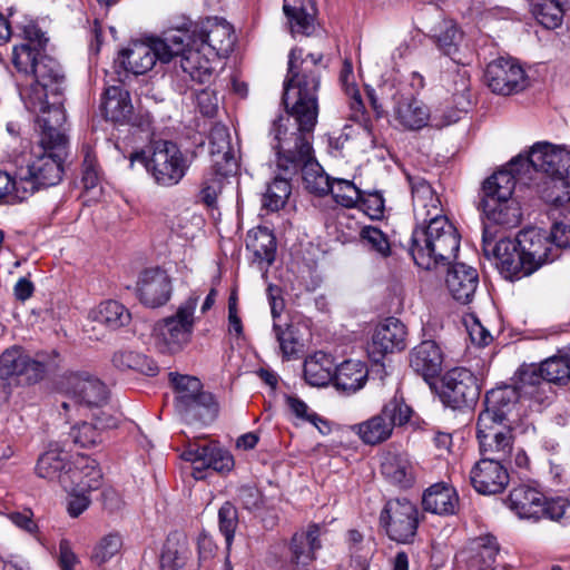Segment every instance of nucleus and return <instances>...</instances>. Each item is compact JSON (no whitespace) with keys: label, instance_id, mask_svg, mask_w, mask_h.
I'll list each match as a JSON object with an SVG mask.
<instances>
[{"label":"nucleus","instance_id":"nucleus-40","mask_svg":"<svg viewBox=\"0 0 570 570\" xmlns=\"http://www.w3.org/2000/svg\"><path fill=\"white\" fill-rule=\"evenodd\" d=\"M367 380L365 364L356 360H346L335 366L333 383L337 390L347 394L361 390Z\"/></svg>","mask_w":570,"mask_h":570},{"label":"nucleus","instance_id":"nucleus-56","mask_svg":"<svg viewBox=\"0 0 570 570\" xmlns=\"http://www.w3.org/2000/svg\"><path fill=\"white\" fill-rule=\"evenodd\" d=\"M218 525L220 533L225 537L226 548L229 550L238 525V512L233 503L227 501L219 508Z\"/></svg>","mask_w":570,"mask_h":570},{"label":"nucleus","instance_id":"nucleus-1","mask_svg":"<svg viewBox=\"0 0 570 570\" xmlns=\"http://www.w3.org/2000/svg\"><path fill=\"white\" fill-rule=\"evenodd\" d=\"M322 59L321 53L304 57L302 48L289 51L282 98L287 115L274 120L271 130L278 170L286 176L302 171L306 189L320 196L328 194L332 184L315 161L309 142L318 116Z\"/></svg>","mask_w":570,"mask_h":570},{"label":"nucleus","instance_id":"nucleus-2","mask_svg":"<svg viewBox=\"0 0 570 570\" xmlns=\"http://www.w3.org/2000/svg\"><path fill=\"white\" fill-rule=\"evenodd\" d=\"M49 38L35 22L22 29V42L13 46L11 61L18 72L32 76L36 82L23 97L24 106L40 117H52L58 107L63 115L67 79L62 66L48 53Z\"/></svg>","mask_w":570,"mask_h":570},{"label":"nucleus","instance_id":"nucleus-34","mask_svg":"<svg viewBox=\"0 0 570 570\" xmlns=\"http://www.w3.org/2000/svg\"><path fill=\"white\" fill-rule=\"evenodd\" d=\"M424 511L438 515H452L459 508V495L455 489L444 482L429 487L422 495Z\"/></svg>","mask_w":570,"mask_h":570},{"label":"nucleus","instance_id":"nucleus-54","mask_svg":"<svg viewBox=\"0 0 570 570\" xmlns=\"http://www.w3.org/2000/svg\"><path fill=\"white\" fill-rule=\"evenodd\" d=\"M360 242L368 252L382 258L391 255V244L386 234L374 226H364L360 230Z\"/></svg>","mask_w":570,"mask_h":570},{"label":"nucleus","instance_id":"nucleus-46","mask_svg":"<svg viewBox=\"0 0 570 570\" xmlns=\"http://www.w3.org/2000/svg\"><path fill=\"white\" fill-rule=\"evenodd\" d=\"M116 419L108 416L106 419L97 417L96 423L82 422L71 428L69 436L72 442L80 448H91L101 442V429L115 428Z\"/></svg>","mask_w":570,"mask_h":570},{"label":"nucleus","instance_id":"nucleus-20","mask_svg":"<svg viewBox=\"0 0 570 570\" xmlns=\"http://www.w3.org/2000/svg\"><path fill=\"white\" fill-rule=\"evenodd\" d=\"M62 384L69 397V401L62 402L65 411H69L72 405L101 406L107 401L105 384L89 374L71 373L65 377Z\"/></svg>","mask_w":570,"mask_h":570},{"label":"nucleus","instance_id":"nucleus-41","mask_svg":"<svg viewBox=\"0 0 570 570\" xmlns=\"http://www.w3.org/2000/svg\"><path fill=\"white\" fill-rule=\"evenodd\" d=\"M335 363L322 351L307 356L304 362V379L312 386H325L333 382Z\"/></svg>","mask_w":570,"mask_h":570},{"label":"nucleus","instance_id":"nucleus-42","mask_svg":"<svg viewBox=\"0 0 570 570\" xmlns=\"http://www.w3.org/2000/svg\"><path fill=\"white\" fill-rule=\"evenodd\" d=\"M246 248L253 253L255 261L272 265L276 256V238L267 227H257L248 232Z\"/></svg>","mask_w":570,"mask_h":570},{"label":"nucleus","instance_id":"nucleus-48","mask_svg":"<svg viewBox=\"0 0 570 570\" xmlns=\"http://www.w3.org/2000/svg\"><path fill=\"white\" fill-rule=\"evenodd\" d=\"M547 383L541 372V365H523L518 372V382L513 386L520 392L521 397H529L540 401L541 392L544 391Z\"/></svg>","mask_w":570,"mask_h":570},{"label":"nucleus","instance_id":"nucleus-30","mask_svg":"<svg viewBox=\"0 0 570 570\" xmlns=\"http://www.w3.org/2000/svg\"><path fill=\"white\" fill-rule=\"evenodd\" d=\"M544 493L529 484H520L510 491L508 508L520 519L533 522L542 519Z\"/></svg>","mask_w":570,"mask_h":570},{"label":"nucleus","instance_id":"nucleus-17","mask_svg":"<svg viewBox=\"0 0 570 570\" xmlns=\"http://www.w3.org/2000/svg\"><path fill=\"white\" fill-rule=\"evenodd\" d=\"M381 523L387 537L397 543L414 541L419 527V510L405 498L389 500L381 512Z\"/></svg>","mask_w":570,"mask_h":570},{"label":"nucleus","instance_id":"nucleus-63","mask_svg":"<svg viewBox=\"0 0 570 570\" xmlns=\"http://www.w3.org/2000/svg\"><path fill=\"white\" fill-rule=\"evenodd\" d=\"M548 236L551 243L558 248L559 256L561 248L570 247V224L556 222L550 233H548Z\"/></svg>","mask_w":570,"mask_h":570},{"label":"nucleus","instance_id":"nucleus-14","mask_svg":"<svg viewBox=\"0 0 570 570\" xmlns=\"http://www.w3.org/2000/svg\"><path fill=\"white\" fill-rule=\"evenodd\" d=\"M189 36V41L198 43L207 57L216 58L227 57L235 42L232 26L225 20L218 18H207L205 20L193 21L184 19L178 24Z\"/></svg>","mask_w":570,"mask_h":570},{"label":"nucleus","instance_id":"nucleus-4","mask_svg":"<svg viewBox=\"0 0 570 570\" xmlns=\"http://www.w3.org/2000/svg\"><path fill=\"white\" fill-rule=\"evenodd\" d=\"M460 236L448 217L416 225L411 237L410 254L423 269L448 265L456 257Z\"/></svg>","mask_w":570,"mask_h":570},{"label":"nucleus","instance_id":"nucleus-16","mask_svg":"<svg viewBox=\"0 0 570 570\" xmlns=\"http://www.w3.org/2000/svg\"><path fill=\"white\" fill-rule=\"evenodd\" d=\"M411 414V407L402 399L393 397L383 405L380 413L354 424L352 430L364 444L376 445L390 439L395 426L407 423Z\"/></svg>","mask_w":570,"mask_h":570},{"label":"nucleus","instance_id":"nucleus-32","mask_svg":"<svg viewBox=\"0 0 570 570\" xmlns=\"http://www.w3.org/2000/svg\"><path fill=\"white\" fill-rule=\"evenodd\" d=\"M209 153L212 165L223 175H234L238 163L230 145V135L226 126L217 124L210 129Z\"/></svg>","mask_w":570,"mask_h":570},{"label":"nucleus","instance_id":"nucleus-61","mask_svg":"<svg viewBox=\"0 0 570 570\" xmlns=\"http://www.w3.org/2000/svg\"><path fill=\"white\" fill-rule=\"evenodd\" d=\"M237 498L244 509L254 511L263 505L262 492L255 485H242L237 490Z\"/></svg>","mask_w":570,"mask_h":570},{"label":"nucleus","instance_id":"nucleus-3","mask_svg":"<svg viewBox=\"0 0 570 570\" xmlns=\"http://www.w3.org/2000/svg\"><path fill=\"white\" fill-rule=\"evenodd\" d=\"M52 112V117H40L37 120L41 129L39 142L17 160L18 186H21L26 196L40 188L55 186L62 179L69 144L66 135L67 116L58 107Z\"/></svg>","mask_w":570,"mask_h":570},{"label":"nucleus","instance_id":"nucleus-57","mask_svg":"<svg viewBox=\"0 0 570 570\" xmlns=\"http://www.w3.org/2000/svg\"><path fill=\"white\" fill-rule=\"evenodd\" d=\"M122 547V539L118 533H109L96 544L91 559L97 564H104L115 557Z\"/></svg>","mask_w":570,"mask_h":570},{"label":"nucleus","instance_id":"nucleus-36","mask_svg":"<svg viewBox=\"0 0 570 570\" xmlns=\"http://www.w3.org/2000/svg\"><path fill=\"white\" fill-rule=\"evenodd\" d=\"M442 363L443 354L434 341H423L410 353V366L425 380L439 375Z\"/></svg>","mask_w":570,"mask_h":570},{"label":"nucleus","instance_id":"nucleus-15","mask_svg":"<svg viewBox=\"0 0 570 570\" xmlns=\"http://www.w3.org/2000/svg\"><path fill=\"white\" fill-rule=\"evenodd\" d=\"M482 250L485 257L495 259L497 267L505 279L515 281L533 273V265L523 257L515 238L495 242V232L489 225L483 228Z\"/></svg>","mask_w":570,"mask_h":570},{"label":"nucleus","instance_id":"nucleus-13","mask_svg":"<svg viewBox=\"0 0 570 570\" xmlns=\"http://www.w3.org/2000/svg\"><path fill=\"white\" fill-rule=\"evenodd\" d=\"M542 171L559 180L570 176V150L548 141L535 142L528 156L519 155L509 164V170L515 176L529 168Z\"/></svg>","mask_w":570,"mask_h":570},{"label":"nucleus","instance_id":"nucleus-8","mask_svg":"<svg viewBox=\"0 0 570 570\" xmlns=\"http://www.w3.org/2000/svg\"><path fill=\"white\" fill-rule=\"evenodd\" d=\"M324 525L309 523L293 533L291 539L271 550V562L276 570H313L322 549Z\"/></svg>","mask_w":570,"mask_h":570},{"label":"nucleus","instance_id":"nucleus-37","mask_svg":"<svg viewBox=\"0 0 570 570\" xmlns=\"http://www.w3.org/2000/svg\"><path fill=\"white\" fill-rule=\"evenodd\" d=\"M438 49L452 61L464 65L462 57L463 32L452 20H443L430 36Z\"/></svg>","mask_w":570,"mask_h":570},{"label":"nucleus","instance_id":"nucleus-24","mask_svg":"<svg viewBox=\"0 0 570 570\" xmlns=\"http://www.w3.org/2000/svg\"><path fill=\"white\" fill-rule=\"evenodd\" d=\"M36 473L42 479L60 483L66 490L70 488L71 481H77V471H72L69 453L57 443L49 444L39 456Z\"/></svg>","mask_w":570,"mask_h":570},{"label":"nucleus","instance_id":"nucleus-53","mask_svg":"<svg viewBox=\"0 0 570 570\" xmlns=\"http://www.w3.org/2000/svg\"><path fill=\"white\" fill-rule=\"evenodd\" d=\"M540 365L547 384H564L570 379L569 354L549 357Z\"/></svg>","mask_w":570,"mask_h":570},{"label":"nucleus","instance_id":"nucleus-5","mask_svg":"<svg viewBox=\"0 0 570 570\" xmlns=\"http://www.w3.org/2000/svg\"><path fill=\"white\" fill-rule=\"evenodd\" d=\"M196 157L195 150H183L175 141L160 139L148 150L132 153L129 160L131 165L142 164L157 186L170 188L185 178Z\"/></svg>","mask_w":570,"mask_h":570},{"label":"nucleus","instance_id":"nucleus-28","mask_svg":"<svg viewBox=\"0 0 570 570\" xmlns=\"http://www.w3.org/2000/svg\"><path fill=\"white\" fill-rule=\"evenodd\" d=\"M171 279L164 269H146L139 276L137 294L140 302L148 307L165 305L171 296Z\"/></svg>","mask_w":570,"mask_h":570},{"label":"nucleus","instance_id":"nucleus-39","mask_svg":"<svg viewBox=\"0 0 570 570\" xmlns=\"http://www.w3.org/2000/svg\"><path fill=\"white\" fill-rule=\"evenodd\" d=\"M453 104L455 111L444 115V119L439 120L436 117L433 118V126L435 128H443L451 124L456 122L460 119L461 112H466L471 107L470 96V77L466 70H459L453 77Z\"/></svg>","mask_w":570,"mask_h":570},{"label":"nucleus","instance_id":"nucleus-9","mask_svg":"<svg viewBox=\"0 0 570 570\" xmlns=\"http://www.w3.org/2000/svg\"><path fill=\"white\" fill-rule=\"evenodd\" d=\"M169 31H179L181 42L178 48L168 51L170 62H174V73L177 78V90L186 92L194 83H206L210 80L214 67L212 57L198 43L189 41V36L178 24Z\"/></svg>","mask_w":570,"mask_h":570},{"label":"nucleus","instance_id":"nucleus-51","mask_svg":"<svg viewBox=\"0 0 570 570\" xmlns=\"http://www.w3.org/2000/svg\"><path fill=\"white\" fill-rule=\"evenodd\" d=\"M292 176H277L267 185L266 191L262 197V206L268 212H277L283 208L291 195Z\"/></svg>","mask_w":570,"mask_h":570},{"label":"nucleus","instance_id":"nucleus-11","mask_svg":"<svg viewBox=\"0 0 570 570\" xmlns=\"http://www.w3.org/2000/svg\"><path fill=\"white\" fill-rule=\"evenodd\" d=\"M170 376L176 390L175 407L185 422L206 425L217 417L218 404L212 393L203 390L197 377L173 373Z\"/></svg>","mask_w":570,"mask_h":570},{"label":"nucleus","instance_id":"nucleus-19","mask_svg":"<svg viewBox=\"0 0 570 570\" xmlns=\"http://www.w3.org/2000/svg\"><path fill=\"white\" fill-rule=\"evenodd\" d=\"M484 81L492 92L503 96L518 94L528 86L523 68L513 59L505 58L495 59L487 66Z\"/></svg>","mask_w":570,"mask_h":570},{"label":"nucleus","instance_id":"nucleus-62","mask_svg":"<svg viewBox=\"0 0 570 570\" xmlns=\"http://www.w3.org/2000/svg\"><path fill=\"white\" fill-rule=\"evenodd\" d=\"M17 173L12 178L7 171L0 170V204L14 194V197L23 199L26 195L22 193L21 186H18Z\"/></svg>","mask_w":570,"mask_h":570},{"label":"nucleus","instance_id":"nucleus-18","mask_svg":"<svg viewBox=\"0 0 570 570\" xmlns=\"http://www.w3.org/2000/svg\"><path fill=\"white\" fill-rule=\"evenodd\" d=\"M480 395L475 375L465 367L449 370L441 379L439 396L441 402L452 410L472 406Z\"/></svg>","mask_w":570,"mask_h":570},{"label":"nucleus","instance_id":"nucleus-47","mask_svg":"<svg viewBox=\"0 0 570 570\" xmlns=\"http://www.w3.org/2000/svg\"><path fill=\"white\" fill-rule=\"evenodd\" d=\"M499 544L491 534L474 539L470 547V567L478 570H485L497 563Z\"/></svg>","mask_w":570,"mask_h":570},{"label":"nucleus","instance_id":"nucleus-35","mask_svg":"<svg viewBox=\"0 0 570 570\" xmlns=\"http://www.w3.org/2000/svg\"><path fill=\"white\" fill-rule=\"evenodd\" d=\"M445 282L449 292L455 301L469 304L478 288L479 275L476 269L465 264H455L448 272Z\"/></svg>","mask_w":570,"mask_h":570},{"label":"nucleus","instance_id":"nucleus-64","mask_svg":"<svg viewBox=\"0 0 570 570\" xmlns=\"http://www.w3.org/2000/svg\"><path fill=\"white\" fill-rule=\"evenodd\" d=\"M199 564L206 567L216 553V544L213 538L207 533H200L197 538Z\"/></svg>","mask_w":570,"mask_h":570},{"label":"nucleus","instance_id":"nucleus-43","mask_svg":"<svg viewBox=\"0 0 570 570\" xmlns=\"http://www.w3.org/2000/svg\"><path fill=\"white\" fill-rule=\"evenodd\" d=\"M569 11L570 0H532V13L547 29L560 27Z\"/></svg>","mask_w":570,"mask_h":570},{"label":"nucleus","instance_id":"nucleus-49","mask_svg":"<svg viewBox=\"0 0 570 570\" xmlns=\"http://www.w3.org/2000/svg\"><path fill=\"white\" fill-rule=\"evenodd\" d=\"M187 559L186 540L178 535L168 537L160 556V570H184Z\"/></svg>","mask_w":570,"mask_h":570},{"label":"nucleus","instance_id":"nucleus-21","mask_svg":"<svg viewBox=\"0 0 570 570\" xmlns=\"http://www.w3.org/2000/svg\"><path fill=\"white\" fill-rule=\"evenodd\" d=\"M406 327L395 317H387L375 326L367 346L370 358L379 363L386 354L403 351L406 347Z\"/></svg>","mask_w":570,"mask_h":570},{"label":"nucleus","instance_id":"nucleus-59","mask_svg":"<svg viewBox=\"0 0 570 570\" xmlns=\"http://www.w3.org/2000/svg\"><path fill=\"white\" fill-rule=\"evenodd\" d=\"M273 331L275 337L279 344V350L283 354V357L289 360L297 355V340L295 337V331L292 325H286L285 327L274 323Z\"/></svg>","mask_w":570,"mask_h":570},{"label":"nucleus","instance_id":"nucleus-7","mask_svg":"<svg viewBox=\"0 0 570 570\" xmlns=\"http://www.w3.org/2000/svg\"><path fill=\"white\" fill-rule=\"evenodd\" d=\"M58 353L37 352L33 356L20 345H12L0 354V379L17 386L41 382L58 366Z\"/></svg>","mask_w":570,"mask_h":570},{"label":"nucleus","instance_id":"nucleus-26","mask_svg":"<svg viewBox=\"0 0 570 570\" xmlns=\"http://www.w3.org/2000/svg\"><path fill=\"white\" fill-rule=\"evenodd\" d=\"M411 187L413 212L416 225H425L443 215L441 200L430 183L421 176H407Z\"/></svg>","mask_w":570,"mask_h":570},{"label":"nucleus","instance_id":"nucleus-33","mask_svg":"<svg viewBox=\"0 0 570 570\" xmlns=\"http://www.w3.org/2000/svg\"><path fill=\"white\" fill-rule=\"evenodd\" d=\"M381 473L390 483L409 489L415 482L414 466L405 453L387 451L381 459Z\"/></svg>","mask_w":570,"mask_h":570},{"label":"nucleus","instance_id":"nucleus-44","mask_svg":"<svg viewBox=\"0 0 570 570\" xmlns=\"http://www.w3.org/2000/svg\"><path fill=\"white\" fill-rule=\"evenodd\" d=\"M283 9L293 33L309 36L314 31L316 9L312 0H298L293 6L285 3Z\"/></svg>","mask_w":570,"mask_h":570},{"label":"nucleus","instance_id":"nucleus-6","mask_svg":"<svg viewBox=\"0 0 570 570\" xmlns=\"http://www.w3.org/2000/svg\"><path fill=\"white\" fill-rule=\"evenodd\" d=\"M515 175L502 169L488 177L481 188L479 208L487 219L505 228L517 227L522 217L519 203L512 198Z\"/></svg>","mask_w":570,"mask_h":570},{"label":"nucleus","instance_id":"nucleus-25","mask_svg":"<svg viewBox=\"0 0 570 570\" xmlns=\"http://www.w3.org/2000/svg\"><path fill=\"white\" fill-rule=\"evenodd\" d=\"M515 240L527 262L533 265L535 272L543 264L558 258V248L551 243L548 233L538 227H529L521 230Z\"/></svg>","mask_w":570,"mask_h":570},{"label":"nucleus","instance_id":"nucleus-23","mask_svg":"<svg viewBox=\"0 0 570 570\" xmlns=\"http://www.w3.org/2000/svg\"><path fill=\"white\" fill-rule=\"evenodd\" d=\"M476 423V438L479 440L481 460H493L503 463L512 452V433L508 424Z\"/></svg>","mask_w":570,"mask_h":570},{"label":"nucleus","instance_id":"nucleus-52","mask_svg":"<svg viewBox=\"0 0 570 570\" xmlns=\"http://www.w3.org/2000/svg\"><path fill=\"white\" fill-rule=\"evenodd\" d=\"M229 175H223L214 165L207 170L202 179L198 197L202 203L208 207H214L218 194L222 191L225 178Z\"/></svg>","mask_w":570,"mask_h":570},{"label":"nucleus","instance_id":"nucleus-27","mask_svg":"<svg viewBox=\"0 0 570 570\" xmlns=\"http://www.w3.org/2000/svg\"><path fill=\"white\" fill-rule=\"evenodd\" d=\"M519 399L520 392L512 385L490 390L485 394L484 409L480 412L478 421H482L484 428L485 424L492 423L507 424L508 416Z\"/></svg>","mask_w":570,"mask_h":570},{"label":"nucleus","instance_id":"nucleus-29","mask_svg":"<svg viewBox=\"0 0 570 570\" xmlns=\"http://www.w3.org/2000/svg\"><path fill=\"white\" fill-rule=\"evenodd\" d=\"M470 481L484 495L501 493L509 484L507 468L493 460H479L470 471Z\"/></svg>","mask_w":570,"mask_h":570},{"label":"nucleus","instance_id":"nucleus-50","mask_svg":"<svg viewBox=\"0 0 570 570\" xmlns=\"http://www.w3.org/2000/svg\"><path fill=\"white\" fill-rule=\"evenodd\" d=\"M94 318L111 330H117L129 324L131 315L121 303L110 299L100 303L94 312Z\"/></svg>","mask_w":570,"mask_h":570},{"label":"nucleus","instance_id":"nucleus-12","mask_svg":"<svg viewBox=\"0 0 570 570\" xmlns=\"http://www.w3.org/2000/svg\"><path fill=\"white\" fill-rule=\"evenodd\" d=\"M179 31L164 32L161 38H154L148 42L132 41L119 52L118 60L126 71L134 75H144L151 70L156 61L168 63V51L178 48L181 42Z\"/></svg>","mask_w":570,"mask_h":570},{"label":"nucleus","instance_id":"nucleus-31","mask_svg":"<svg viewBox=\"0 0 570 570\" xmlns=\"http://www.w3.org/2000/svg\"><path fill=\"white\" fill-rule=\"evenodd\" d=\"M395 106H394V118L405 129L409 130H419L426 125L431 120V126H433V118L436 115H430L429 108L420 100L415 99L412 96L404 95H394ZM444 119V116L442 117Z\"/></svg>","mask_w":570,"mask_h":570},{"label":"nucleus","instance_id":"nucleus-10","mask_svg":"<svg viewBox=\"0 0 570 570\" xmlns=\"http://www.w3.org/2000/svg\"><path fill=\"white\" fill-rule=\"evenodd\" d=\"M199 296L189 295L175 314L157 321L153 328L155 345L160 353L176 354L191 341L195 327V311Z\"/></svg>","mask_w":570,"mask_h":570},{"label":"nucleus","instance_id":"nucleus-22","mask_svg":"<svg viewBox=\"0 0 570 570\" xmlns=\"http://www.w3.org/2000/svg\"><path fill=\"white\" fill-rule=\"evenodd\" d=\"M181 459L191 462L196 470L213 469L225 473L233 470L234 456L217 442H189L181 453Z\"/></svg>","mask_w":570,"mask_h":570},{"label":"nucleus","instance_id":"nucleus-60","mask_svg":"<svg viewBox=\"0 0 570 570\" xmlns=\"http://www.w3.org/2000/svg\"><path fill=\"white\" fill-rule=\"evenodd\" d=\"M356 206H360L372 219H379L384 214V198L379 191H362V197Z\"/></svg>","mask_w":570,"mask_h":570},{"label":"nucleus","instance_id":"nucleus-58","mask_svg":"<svg viewBox=\"0 0 570 570\" xmlns=\"http://www.w3.org/2000/svg\"><path fill=\"white\" fill-rule=\"evenodd\" d=\"M544 512L542 518L559 522L563 525L570 524V497L544 498Z\"/></svg>","mask_w":570,"mask_h":570},{"label":"nucleus","instance_id":"nucleus-45","mask_svg":"<svg viewBox=\"0 0 570 570\" xmlns=\"http://www.w3.org/2000/svg\"><path fill=\"white\" fill-rule=\"evenodd\" d=\"M72 471H77V481H71L70 488L77 487L79 491H94L102 484V474L95 459L78 455L72 463Z\"/></svg>","mask_w":570,"mask_h":570},{"label":"nucleus","instance_id":"nucleus-55","mask_svg":"<svg viewBox=\"0 0 570 570\" xmlns=\"http://www.w3.org/2000/svg\"><path fill=\"white\" fill-rule=\"evenodd\" d=\"M328 193L337 204L347 208L356 206L362 197V190L353 181L346 179L333 180Z\"/></svg>","mask_w":570,"mask_h":570},{"label":"nucleus","instance_id":"nucleus-38","mask_svg":"<svg viewBox=\"0 0 570 570\" xmlns=\"http://www.w3.org/2000/svg\"><path fill=\"white\" fill-rule=\"evenodd\" d=\"M101 110L107 120L119 124L126 122L134 111L129 92L119 86L107 88L104 94Z\"/></svg>","mask_w":570,"mask_h":570}]
</instances>
